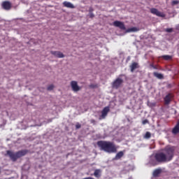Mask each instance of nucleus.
<instances>
[{
	"mask_svg": "<svg viewBox=\"0 0 179 179\" xmlns=\"http://www.w3.org/2000/svg\"><path fill=\"white\" fill-rule=\"evenodd\" d=\"M101 150L106 152V153H117V146L113 142L99 141L96 143Z\"/></svg>",
	"mask_w": 179,
	"mask_h": 179,
	"instance_id": "obj_1",
	"label": "nucleus"
},
{
	"mask_svg": "<svg viewBox=\"0 0 179 179\" xmlns=\"http://www.w3.org/2000/svg\"><path fill=\"white\" fill-rule=\"evenodd\" d=\"M29 151L27 150H20L18 152H14L10 150L6 151V155L8 156L12 160V162H16L17 159H20V157H23V156H26Z\"/></svg>",
	"mask_w": 179,
	"mask_h": 179,
	"instance_id": "obj_2",
	"label": "nucleus"
},
{
	"mask_svg": "<svg viewBox=\"0 0 179 179\" xmlns=\"http://www.w3.org/2000/svg\"><path fill=\"white\" fill-rule=\"evenodd\" d=\"M164 155H166L168 162H171L174 157V152H176V147L167 145L164 148Z\"/></svg>",
	"mask_w": 179,
	"mask_h": 179,
	"instance_id": "obj_3",
	"label": "nucleus"
},
{
	"mask_svg": "<svg viewBox=\"0 0 179 179\" xmlns=\"http://www.w3.org/2000/svg\"><path fill=\"white\" fill-rule=\"evenodd\" d=\"M155 159L158 163H166V162H169L164 152L156 153L155 155Z\"/></svg>",
	"mask_w": 179,
	"mask_h": 179,
	"instance_id": "obj_4",
	"label": "nucleus"
},
{
	"mask_svg": "<svg viewBox=\"0 0 179 179\" xmlns=\"http://www.w3.org/2000/svg\"><path fill=\"white\" fill-rule=\"evenodd\" d=\"M150 10L152 15H155L156 16H158V17H166V14H164V13L159 11V10L155 8H152Z\"/></svg>",
	"mask_w": 179,
	"mask_h": 179,
	"instance_id": "obj_5",
	"label": "nucleus"
},
{
	"mask_svg": "<svg viewBox=\"0 0 179 179\" xmlns=\"http://www.w3.org/2000/svg\"><path fill=\"white\" fill-rule=\"evenodd\" d=\"M124 83V80L121 78H117L113 83V87L114 89H118L121 87V85Z\"/></svg>",
	"mask_w": 179,
	"mask_h": 179,
	"instance_id": "obj_6",
	"label": "nucleus"
},
{
	"mask_svg": "<svg viewBox=\"0 0 179 179\" xmlns=\"http://www.w3.org/2000/svg\"><path fill=\"white\" fill-rule=\"evenodd\" d=\"M108 113H110V106H106L101 111V115L99 117V120H104Z\"/></svg>",
	"mask_w": 179,
	"mask_h": 179,
	"instance_id": "obj_7",
	"label": "nucleus"
},
{
	"mask_svg": "<svg viewBox=\"0 0 179 179\" xmlns=\"http://www.w3.org/2000/svg\"><path fill=\"white\" fill-rule=\"evenodd\" d=\"M113 26H115V27H119V29H120V30H126V27H125V24H124V22H121V21H114L113 22Z\"/></svg>",
	"mask_w": 179,
	"mask_h": 179,
	"instance_id": "obj_8",
	"label": "nucleus"
},
{
	"mask_svg": "<svg viewBox=\"0 0 179 179\" xmlns=\"http://www.w3.org/2000/svg\"><path fill=\"white\" fill-rule=\"evenodd\" d=\"M174 97V95L172 93H169L164 98V104L166 106L169 105L170 103H171V99Z\"/></svg>",
	"mask_w": 179,
	"mask_h": 179,
	"instance_id": "obj_9",
	"label": "nucleus"
},
{
	"mask_svg": "<svg viewBox=\"0 0 179 179\" xmlns=\"http://www.w3.org/2000/svg\"><path fill=\"white\" fill-rule=\"evenodd\" d=\"M71 87L73 92H79V90H80V87H79V85H78V82H76V81H71Z\"/></svg>",
	"mask_w": 179,
	"mask_h": 179,
	"instance_id": "obj_10",
	"label": "nucleus"
},
{
	"mask_svg": "<svg viewBox=\"0 0 179 179\" xmlns=\"http://www.w3.org/2000/svg\"><path fill=\"white\" fill-rule=\"evenodd\" d=\"M2 8L5 9V10H10L12 8V3L8 1H3L2 3Z\"/></svg>",
	"mask_w": 179,
	"mask_h": 179,
	"instance_id": "obj_11",
	"label": "nucleus"
},
{
	"mask_svg": "<svg viewBox=\"0 0 179 179\" xmlns=\"http://www.w3.org/2000/svg\"><path fill=\"white\" fill-rule=\"evenodd\" d=\"M50 53L52 55H54V57H56V58H64L65 57L64 53L59 51H50Z\"/></svg>",
	"mask_w": 179,
	"mask_h": 179,
	"instance_id": "obj_12",
	"label": "nucleus"
},
{
	"mask_svg": "<svg viewBox=\"0 0 179 179\" xmlns=\"http://www.w3.org/2000/svg\"><path fill=\"white\" fill-rule=\"evenodd\" d=\"M129 67L131 72H134L135 69H138L139 68V64L137 62H133Z\"/></svg>",
	"mask_w": 179,
	"mask_h": 179,
	"instance_id": "obj_13",
	"label": "nucleus"
},
{
	"mask_svg": "<svg viewBox=\"0 0 179 179\" xmlns=\"http://www.w3.org/2000/svg\"><path fill=\"white\" fill-rule=\"evenodd\" d=\"M63 5L66 8H69L70 9H73L75 8V6H73V4H72V3L68 2V1H64L63 3Z\"/></svg>",
	"mask_w": 179,
	"mask_h": 179,
	"instance_id": "obj_14",
	"label": "nucleus"
},
{
	"mask_svg": "<svg viewBox=\"0 0 179 179\" xmlns=\"http://www.w3.org/2000/svg\"><path fill=\"white\" fill-rule=\"evenodd\" d=\"M173 134H179V120L177 123V124L175 126V127L172 130Z\"/></svg>",
	"mask_w": 179,
	"mask_h": 179,
	"instance_id": "obj_15",
	"label": "nucleus"
},
{
	"mask_svg": "<svg viewBox=\"0 0 179 179\" xmlns=\"http://www.w3.org/2000/svg\"><path fill=\"white\" fill-rule=\"evenodd\" d=\"M100 173H101V171L100 169H96L94 172V177H96V178H100L101 176Z\"/></svg>",
	"mask_w": 179,
	"mask_h": 179,
	"instance_id": "obj_16",
	"label": "nucleus"
},
{
	"mask_svg": "<svg viewBox=\"0 0 179 179\" xmlns=\"http://www.w3.org/2000/svg\"><path fill=\"white\" fill-rule=\"evenodd\" d=\"M153 75L155 78H157V79H164V76L162 73L154 72Z\"/></svg>",
	"mask_w": 179,
	"mask_h": 179,
	"instance_id": "obj_17",
	"label": "nucleus"
},
{
	"mask_svg": "<svg viewBox=\"0 0 179 179\" xmlns=\"http://www.w3.org/2000/svg\"><path fill=\"white\" fill-rule=\"evenodd\" d=\"M123 156H124V152L120 151L115 155V159H116V160H120V159H121V157H122Z\"/></svg>",
	"mask_w": 179,
	"mask_h": 179,
	"instance_id": "obj_18",
	"label": "nucleus"
},
{
	"mask_svg": "<svg viewBox=\"0 0 179 179\" xmlns=\"http://www.w3.org/2000/svg\"><path fill=\"white\" fill-rule=\"evenodd\" d=\"M162 173V169H155L153 172V176L154 177H158L159 174Z\"/></svg>",
	"mask_w": 179,
	"mask_h": 179,
	"instance_id": "obj_19",
	"label": "nucleus"
},
{
	"mask_svg": "<svg viewBox=\"0 0 179 179\" xmlns=\"http://www.w3.org/2000/svg\"><path fill=\"white\" fill-rule=\"evenodd\" d=\"M127 33H131V31H138V28L136 27H132L127 29Z\"/></svg>",
	"mask_w": 179,
	"mask_h": 179,
	"instance_id": "obj_20",
	"label": "nucleus"
},
{
	"mask_svg": "<svg viewBox=\"0 0 179 179\" xmlns=\"http://www.w3.org/2000/svg\"><path fill=\"white\" fill-rule=\"evenodd\" d=\"M165 61H170L173 57L171 55H163L162 57Z\"/></svg>",
	"mask_w": 179,
	"mask_h": 179,
	"instance_id": "obj_21",
	"label": "nucleus"
},
{
	"mask_svg": "<svg viewBox=\"0 0 179 179\" xmlns=\"http://www.w3.org/2000/svg\"><path fill=\"white\" fill-rule=\"evenodd\" d=\"M150 136H152V134H150V132L147 131V132L145 133V138L146 139H149V138H150Z\"/></svg>",
	"mask_w": 179,
	"mask_h": 179,
	"instance_id": "obj_22",
	"label": "nucleus"
},
{
	"mask_svg": "<svg viewBox=\"0 0 179 179\" xmlns=\"http://www.w3.org/2000/svg\"><path fill=\"white\" fill-rule=\"evenodd\" d=\"M178 3H179V1H178V0H173V1H172V2H171L172 6H176V5H178Z\"/></svg>",
	"mask_w": 179,
	"mask_h": 179,
	"instance_id": "obj_23",
	"label": "nucleus"
},
{
	"mask_svg": "<svg viewBox=\"0 0 179 179\" xmlns=\"http://www.w3.org/2000/svg\"><path fill=\"white\" fill-rule=\"evenodd\" d=\"M165 31H166V33H173V28H167L165 29Z\"/></svg>",
	"mask_w": 179,
	"mask_h": 179,
	"instance_id": "obj_24",
	"label": "nucleus"
},
{
	"mask_svg": "<svg viewBox=\"0 0 179 179\" xmlns=\"http://www.w3.org/2000/svg\"><path fill=\"white\" fill-rule=\"evenodd\" d=\"M142 124L143 125H146V124H149V120H148V119H145L143 120Z\"/></svg>",
	"mask_w": 179,
	"mask_h": 179,
	"instance_id": "obj_25",
	"label": "nucleus"
},
{
	"mask_svg": "<svg viewBox=\"0 0 179 179\" xmlns=\"http://www.w3.org/2000/svg\"><path fill=\"white\" fill-rule=\"evenodd\" d=\"M81 127H82V125H81L80 124L77 123V124H76V129H79L81 128Z\"/></svg>",
	"mask_w": 179,
	"mask_h": 179,
	"instance_id": "obj_26",
	"label": "nucleus"
},
{
	"mask_svg": "<svg viewBox=\"0 0 179 179\" xmlns=\"http://www.w3.org/2000/svg\"><path fill=\"white\" fill-rule=\"evenodd\" d=\"M54 89V85H50L48 87V90H52Z\"/></svg>",
	"mask_w": 179,
	"mask_h": 179,
	"instance_id": "obj_27",
	"label": "nucleus"
},
{
	"mask_svg": "<svg viewBox=\"0 0 179 179\" xmlns=\"http://www.w3.org/2000/svg\"><path fill=\"white\" fill-rule=\"evenodd\" d=\"M94 11V9L92 8V7H90V8H89L90 13H93Z\"/></svg>",
	"mask_w": 179,
	"mask_h": 179,
	"instance_id": "obj_28",
	"label": "nucleus"
},
{
	"mask_svg": "<svg viewBox=\"0 0 179 179\" xmlns=\"http://www.w3.org/2000/svg\"><path fill=\"white\" fill-rule=\"evenodd\" d=\"M91 124H93L94 125H96V120L94 119H92L90 120Z\"/></svg>",
	"mask_w": 179,
	"mask_h": 179,
	"instance_id": "obj_29",
	"label": "nucleus"
},
{
	"mask_svg": "<svg viewBox=\"0 0 179 179\" xmlns=\"http://www.w3.org/2000/svg\"><path fill=\"white\" fill-rule=\"evenodd\" d=\"M90 19H93V17H94V14L93 13H90Z\"/></svg>",
	"mask_w": 179,
	"mask_h": 179,
	"instance_id": "obj_30",
	"label": "nucleus"
},
{
	"mask_svg": "<svg viewBox=\"0 0 179 179\" xmlns=\"http://www.w3.org/2000/svg\"><path fill=\"white\" fill-rule=\"evenodd\" d=\"M168 87H171V85L169 84V85H168Z\"/></svg>",
	"mask_w": 179,
	"mask_h": 179,
	"instance_id": "obj_31",
	"label": "nucleus"
},
{
	"mask_svg": "<svg viewBox=\"0 0 179 179\" xmlns=\"http://www.w3.org/2000/svg\"><path fill=\"white\" fill-rule=\"evenodd\" d=\"M0 174H1V167H0Z\"/></svg>",
	"mask_w": 179,
	"mask_h": 179,
	"instance_id": "obj_32",
	"label": "nucleus"
}]
</instances>
